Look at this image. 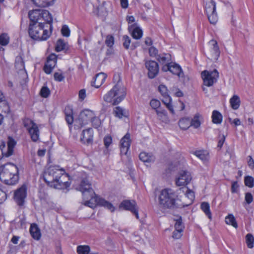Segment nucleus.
<instances>
[{
    "mask_svg": "<svg viewBox=\"0 0 254 254\" xmlns=\"http://www.w3.org/2000/svg\"><path fill=\"white\" fill-rule=\"evenodd\" d=\"M0 180L8 185L17 183L19 180L17 167L13 163L6 164L0 167Z\"/></svg>",
    "mask_w": 254,
    "mask_h": 254,
    "instance_id": "2",
    "label": "nucleus"
},
{
    "mask_svg": "<svg viewBox=\"0 0 254 254\" xmlns=\"http://www.w3.org/2000/svg\"><path fill=\"white\" fill-rule=\"evenodd\" d=\"M41 11L40 9H35L29 12L28 16L30 20V23L38 24L39 20L41 19Z\"/></svg>",
    "mask_w": 254,
    "mask_h": 254,
    "instance_id": "21",
    "label": "nucleus"
},
{
    "mask_svg": "<svg viewBox=\"0 0 254 254\" xmlns=\"http://www.w3.org/2000/svg\"><path fill=\"white\" fill-rule=\"evenodd\" d=\"M79 121L81 126L87 124L89 122H97L96 127H99L100 125L99 119L96 117L94 112L90 110H84L82 111L79 116Z\"/></svg>",
    "mask_w": 254,
    "mask_h": 254,
    "instance_id": "9",
    "label": "nucleus"
},
{
    "mask_svg": "<svg viewBox=\"0 0 254 254\" xmlns=\"http://www.w3.org/2000/svg\"><path fill=\"white\" fill-rule=\"evenodd\" d=\"M67 44L64 41L61 39H59L56 44L55 50L57 52H60L63 50H65V52L67 53V49H66Z\"/></svg>",
    "mask_w": 254,
    "mask_h": 254,
    "instance_id": "32",
    "label": "nucleus"
},
{
    "mask_svg": "<svg viewBox=\"0 0 254 254\" xmlns=\"http://www.w3.org/2000/svg\"><path fill=\"white\" fill-rule=\"evenodd\" d=\"M170 71L179 77L183 76L184 74L181 66L173 63H170Z\"/></svg>",
    "mask_w": 254,
    "mask_h": 254,
    "instance_id": "25",
    "label": "nucleus"
},
{
    "mask_svg": "<svg viewBox=\"0 0 254 254\" xmlns=\"http://www.w3.org/2000/svg\"><path fill=\"white\" fill-rule=\"evenodd\" d=\"M182 232L180 231L175 230L173 233V237L175 239H179L182 236Z\"/></svg>",
    "mask_w": 254,
    "mask_h": 254,
    "instance_id": "63",
    "label": "nucleus"
},
{
    "mask_svg": "<svg viewBox=\"0 0 254 254\" xmlns=\"http://www.w3.org/2000/svg\"><path fill=\"white\" fill-rule=\"evenodd\" d=\"M7 198V195L5 191L0 189V204L3 203Z\"/></svg>",
    "mask_w": 254,
    "mask_h": 254,
    "instance_id": "59",
    "label": "nucleus"
},
{
    "mask_svg": "<svg viewBox=\"0 0 254 254\" xmlns=\"http://www.w3.org/2000/svg\"><path fill=\"white\" fill-rule=\"evenodd\" d=\"M201 75L203 85L207 87L212 86L217 82L219 77V73L216 69L212 71L205 70L202 71Z\"/></svg>",
    "mask_w": 254,
    "mask_h": 254,
    "instance_id": "10",
    "label": "nucleus"
},
{
    "mask_svg": "<svg viewBox=\"0 0 254 254\" xmlns=\"http://www.w3.org/2000/svg\"><path fill=\"white\" fill-rule=\"evenodd\" d=\"M42 18L46 22L45 23V25H47V27H48V25H50V29L51 31L52 30V22L53 18L51 14L49 12V11L46 10H42L41 11V19Z\"/></svg>",
    "mask_w": 254,
    "mask_h": 254,
    "instance_id": "22",
    "label": "nucleus"
},
{
    "mask_svg": "<svg viewBox=\"0 0 254 254\" xmlns=\"http://www.w3.org/2000/svg\"><path fill=\"white\" fill-rule=\"evenodd\" d=\"M158 90L164 97L163 100H166V101H170L171 100V98L168 94L167 88L165 85H160L158 87Z\"/></svg>",
    "mask_w": 254,
    "mask_h": 254,
    "instance_id": "31",
    "label": "nucleus"
},
{
    "mask_svg": "<svg viewBox=\"0 0 254 254\" xmlns=\"http://www.w3.org/2000/svg\"><path fill=\"white\" fill-rule=\"evenodd\" d=\"M201 209L204 212L205 215L208 217L209 219H211L212 216L210 210L209 204L206 202H203L201 204Z\"/></svg>",
    "mask_w": 254,
    "mask_h": 254,
    "instance_id": "37",
    "label": "nucleus"
},
{
    "mask_svg": "<svg viewBox=\"0 0 254 254\" xmlns=\"http://www.w3.org/2000/svg\"><path fill=\"white\" fill-rule=\"evenodd\" d=\"M156 114L162 121L167 122L168 121L167 113L165 110H156Z\"/></svg>",
    "mask_w": 254,
    "mask_h": 254,
    "instance_id": "39",
    "label": "nucleus"
},
{
    "mask_svg": "<svg viewBox=\"0 0 254 254\" xmlns=\"http://www.w3.org/2000/svg\"><path fill=\"white\" fill-rule=\"evenodd\" d=\"M23 126L26 128L30 135L31 140L34 142L39 139L40 131L37 125L29 118H25L22 120Z\"/></svg>",
    "mask_w": 254,
    "mask_h": 254,
    "instance_id": "7",
    "label": "nucleus"
},
{
    "mask_svg": "<svg viewBox=\"0 0 254 254\" xmlns=\"http://www.w3.org/2000/svg\"><path fill=\"white\" fill-rule=\"evenodd\" d=\"M40 93L42 97L47 98L50 94V90L47 86H44L41 89Z\"/></svg>",
    "mask_w": 254,
    "mask_h": 254,
    "instance_id": "47",
    "label": "nucleus"
},
{
    "mask_svg": "<svg viewBox=\"0 0 254 254\" xmlns=\"http://www.w3.org/2000/svg\"><path fill=\"white\" fill-rule=\"evenodd\" d=\"M244 183L246 186L252 188L254 186V179L253 177L247 176L245 177Z\"/></svg>",
    "mask_w": 254,
    "mask_h": 254,
    "instance_id": "45",
    "label": "nucleus"
},
{
    "mask_svg": "<svg viewBox=\"0 0 254 254\" xmlns=\"http://www.w3.org/2000/svg\"><path fill=\"white\" fill-rule=\"evenodd\" d=\"M76 251L78 254H89L90 248L88 245H80L77 246Z\"/></svg>",
    "mask_w": 254,
    "mask_h": 254,
    "instance_id": "38",
    "label": "nucleus"
},
{
    "mask_svg": "<svg viewBox=\"0 0 254 254\" xmlns=\"http://www.w3.org/2000/svg\"><path fill=\"white\" fill-rule=\"evenodd\" d=\"M81 141L87 144L91 143L93 141V130L91 128L84 130L82 131Z\"/></svg>",
    "mask_w": 254,
    "mask_h": 254,
    "instance_id": "20",
    "label": "nucleus"
},
{
    "mask_svg": "<svg viewBox=\"0 0 254 254\" xmlns=\"http://www.w3.org/2000/svg\"><path fill=\"white\" fill-rule=\"evenodd\" d=\"M194 154L202 161L207 159V154L203 150H198L194 152Z\"/></svg>",
    "mask_w": 254,
    "mask_h": 254,
    "instance_id": "43",
    "label": "nucleus"
},
{
    "mask_svg": "<svg viewBox=\"0 0 254 254\" xmlns=\"http://www.w3.org/2000/svg\"><path fill=\"white\" fill-rule=\"evenodd\" d=\"M45 23H29L28 33L30 37L35 40H46L50 36L52 31L44 29Z\"/></svg>",
    "mask_w": 254,
    "mask_h": 254,
    "instance_id": "5",
    "label": "nucleus"
},
{
    "mask_svg": "<svg viewBox=\"0 0 254 254\" xmlns=\"http://www.w3.org/2000/svg\"><path fill=\"white\" fill-rule=\"evenodd\" d=\"M26 196V187L23 185L14 192V199L18 205H22Z\"/></svg>",
    "mask_w": 254,
    "mask_h": 254,
    "instance_id": "16",
    "label": "nucleus"
},
{
    "mask_svg": "<svg viewBox=\"0 0 254 254\" xmlns=\"http://www.w3.org/2000/svg\"><path fill=\"white\" fill-rule=\"evenodd\" d=\"M65 120L68 125H72L73 122L72 111L69 107L65 109Z\"/></svg>",
    "mask_w": 254,
    "mask_h": 254,
    "instance_id": "35",
    "label": "nucleus"
},
{
    "mask_svg": "<svg viewBox=\"0 0 254 254\" xmlns=\"http://www.w3.org/2000/svg\"><path fill=\"white\" fill-rule=\"evenodd\" d=\"M77 190L82 192L84 204L90 208H94L97 205L104 207L112 212L115 210V207L108 201L97 195L92 188L91 183L85 173L82 175L80 184L77 187Z\"/></svg>",
    "mask_w": 254,
    "mask_h": 254,
    "instance_id": "1",
    "label": "nucleus"
},
{
    "mask_svg": "<svg viewBox=\"0 0 254 254\" xmlns=\"http://www.w3.org/2000/svg\"><path fill=\"white\" fill-rule=\"evenodd\" d=\"M129 31L131 32L132 37L135 39H139L142 36L141 29L136 26V24H132L128 27Z\"/></svg>",
    "mask_w": 254,
    "mask_h": 254,
    "instance_id": "23",
    "label": "nucleus"
},
{
    "mask_svg": "<svg viewBox=\"0 0 254 254\" xmlns=\"http://www.w3.org/2000/svg\"><path fill=\"white\" fill-rule=\"evenodd\" d=\"M121 154L127 155L130 145V134L128 133L121 139Z\"/></svg>",
    "mask_w": 254,
    "mask_h": 254,
    "instance_id": "17",
    "label": "nucleus"
},
{
    "mask_svg": "<svg viewBox=\"0 0 254 254\" xmlns=\"http://www.w3.org/2000/svg\"><path fill=\"white\" fill-rule=\"evenodd\" d=\"M145 67L148 69V75L149 78H154L159 71V66L157 63L154 61H149L145 63Z\"/></svg>",
    "mask_w": 254,
    "mask_h": 254,
    "instance_id": "14",
    "label": "nucleus"
},
{
    "mask_svg": "<svg viewBox=\"0 0 254 254\" xmlns=\"http://www.w3.org/2000/svg\"><path fill=\"white\" fill-rule=\"evenodd\" d=\"M179 126L183 130H186L190 126V119L189 118H183L180 120Z\"/></svg>",
    "mask_w": 254,
    "mask_h": 254,
    "instance_id": "29",
    "label": "nucleus"
},
{
    "mask_svg": "<svg viewBox=\"0 0 254 254\" xmlns=\"http://www.w3.org/2000/svg\"><path fill=\"white\" fill-rule=\"evenodd\" d=\"M171 101H166V100H162V102L166 105V107L170 111L172 114H174L175 112L173 109V105H172Z\"/></svg>",
    "mask_w": 254,
    "mask_h": 254,
    "instance_id": "54",
    "label": "nucleus"
},
{
    "mask_svg": "<svg viewBox=\"0 0 254 254\" xmlns=\"http://www.w3.org/2000/svg\"><path fill=\"white\" fill-rule=\"evenodd\" d=\"M30 233L34 239L39 240L41 238V234L40 230L37 224L33 223L31 225Z\"/></svg>",
    "mask_w": 254,
    "mask_h": 254,
    "instance_id": "24",
    "label": "nucleus"
},
{
    "mask_svg": "<svg viewBox=\"0 0 254 254\" xmlns=\"http://www.w3.org/2000/svg\"><path fill=\"white\" fill-rule=\"evenodd\" d=\"M127 90L122 83L119 81L103 97L104 101L116 105L125 98Z\"/></svg>",
    "mask_w": 254,
    "mask_h": 254,
    "instance_id": "3",
    "label": "nucleus"
},
{
    "mask_svg": "<svg viewBox=\"0 0 254 254\" xmlns=\"http://www.w3.org/2000/svg\"><path fill=\"white\" fill-rule=\"evenodd\" d=\"M192 179L190 173L187 171L180 172L179 177L176 180V184L178 186H185L190 182Z\"/></svg>",
    "mask_w": 254,
    "mask_h": 254,
    "instance_id": "15",
    "label": "nucleus"
},
{
    "mask_svg": "<svg viewBox=\"0 0 254 254\" xmlns=\"http://www.w3.org/2000/svg\"><path fill=\"white\" fill-rule=\"evenodd\" d=\"M186 195L187 197H188L190 200L191 202H192L193 200L194 199V192L190 189H187Z\"/></svg>",
    "mask_w": 254,
    "mask_h": 254,
    "instance_id": "58",
    "label": "nucleus"
},
{
    "mask_svg": "<svg viewBox=\"0 0 254 254\" xmlns=\"http://www.w3.org/2000/svg\"><path fill=\"white\" fill-rule=\"evenodd\" d=\"M209 44L211 46L210 52L212 58L215 60H218L220 56V51L217 42L214 40H211L209 41Z\"/></svg>",
    "mask_w": 254,
    "mask_h": 254,
    "instance_id": "19",
    "label": "nucleus"
},
{
    "mask_svg": "<svg viewBox=\"0 0 254 254\" xmlns=\"http://www.w3.org/2000/svg\"><path fill=\"white\" fill-rule=\"evenodd\" d=\"M15 67L19 71L25 70L24 62L21 57H17L15 59Z\"/></svg>",
    "mask_w": 254,
    "mask_h": 254,
    "instance_id": "34",
    "label": "nucleus"
},
{
    "mask_svg": "<svg viewBox=\"0 0 254 254\" xmlns=\"http://www.w3.org/2000/svg\"><path fill=\"white\" fill-rule=\"evenodd\" d=\"M56 63L55 61H47L43 68L45 72L47 74H50L55 66Z\"/></svg>",
    "mask_w": 254,
    "mask_h": 254,
    "instance_id": "33",
    "label": "nucleus"
},
{
    "mask_svg": "<svg viewBox=\"0 0 254 254\" xmlns=\"http://www.w3.org/2000/svg\"><path fill=\"white\" fill-rule=\"evenodd\" d=\"M59 167V166H51L44 173V180L48 186L51 187L56 182L59 176L61 175L63 169H60Z\"/></svg>",
    "mask_w": 254,
    "mask_h": 254,
    "instance_id": "6",
    "label": "nucleus"
},
{
    "mask_svg": "<svg viewBox=\"0 0 254 254\" xmlns=\"http://www.w3.org/2000/svg\"><path fill=\"white\" fill-rule=\"evenodd\" d=\"M177 195L171 189L162 190L158 197L159 204L164 208H174L178 207L176 202Z\"/></svg>",
    "mask_w": 254,
    "mask_h": 254,
    "instance_id": "4",
    "label": "nucleus"
},
{
    "mask_svg": "<svg viewBox=\"0 0 254 254\" xmlns=\"http://www.w3.org/2000/svg\"><path fill=\"white\" fill-rule=\"evenodd\" d=\"M225 222L227 224L231 225L235 228L238 227V224L236 219L232 214H229L226 217Z\"/></svg>",
    "mask_w": 254,
    "mask_h": 254,
    "instance_id": "40",
    "label": "nucleus"
},
{
    "mask_svg": "<svg viewBox=\"0 0 254 254\" xmlns=\"http://www.w3.org/2000/svg\"><path fill=\"white\" fill-rule=\"evenodd\" d=\"M9 38L6 33H2L0 35V44L2 46H6L9 43Z\"/></svg>",
    "mask_w": 254,
    "mask_h": 254,
    "instance_id": "44",
    "label": "nucleus"
},
{
    "mask_svg": "<svg viewBox=\"0 0 254 254\" xmlns=\"http://www.w3.org/2000/svg\"><path fill=\"white\" fill-rule=\"evenodd\" d=\"M54 79L57 81H62L64 79V76L62 73L55 72L54 74Z\"/></svg>",
    "mask_w": 254,
    "mask_h": 254,
    "instance_id": "56",
    "label": "nucleus"
},
{
    "mask_svg": "<svg viewBox=\"0 0 254 254\" xmlns=\"http://www.w3.org/2000/svg\"><path fill=\"white\" fill-rule=\"evenodd\" d=\"M79 98L81 101H83L86 97V91L84 89H81L79 92Z\"/></svg>",
    "mask_w": 254,
    "mask_h": 254,
    "instance_id": "61",
    "label": "nucleus"
},
{
    "mask_svg": "<svg viewBox=\"0 0 254 254\" xmlns=\"http://www.w3.org/2000/svg\"><path fill=\"white\" fill-rule=\"evenodd\" d=\"M112 143V138L111 136H106L104 138V144L106 148H108Z\"/></svg>",
    "mask_w": 254,
    "mask_h": 254,
    "instance_id": "53",
    "label": "nucleus"
},
{
    "mask_svg": "<svg viewBox=\"0 0 254 254\" xmlns=\"http://www.w3.org/2000/svg\"><path fill=\"white\" fill-rule=\"evenodd\" d=\"M70 30L67 25H64L62 26L61 32L63 36L66 37H69L70 35Z\"/></svg>",
    "mask_w": 254,
    "mask_h": 254,
    "instance_id": "50",
    "label": "nucleus"
},
{
    "mask_svg": "<svg viewBox=\"0 0 254 254\" xmlns=\"http://www.w3.org/2000/svg\"><path fill=\"white\" fill-rule=\"evenodd\" d=\"M158 50L154 47H151L149 49V54L151 57H157Z\"/></svg>",
    "mask_w": 254,
    "mask_h": 254,
    "instance_id": "57",
    "label": "nucleus"
},
{
    "mask_svg": "<svg viewBox=\"0 0 254 254\" xmlns=\"http://www.w3.org/2000/svg\"><path fill=\"white\" fill-rule=\"evenodd\" d=\"M225 140V136L224 135H223L219 139L217 147L221 148Z\"/></svg>",
    "mask_w": 254,
    "mask_h": 254,
    "instance_id": "64",
    "label": "nucleus"
},
{
    "mask_svg": "<svg viewBox=\"0 0 254 254\" xmlns=\"http://www.w3.org/2000/svg\"><path fill=\"white\" fill-rule=\"evenodd\" d=\"M222 115L219 111L216 110L213 111L212 114V121L214 124H221L222 121Z\"/></svg>",
    "mask_w": 254,
    "mask_h": 254,
    "instance_id": "30",
    "label": "nucleus"
},
{
    "mask_svg": "<svg viewBox=\"0 0 254 254\" xmlns=\"http://www.w3.org/2000/svg\"><path fill=\"white\" fill-rule=\"evenodd\" d=\"M205 12L210 23L215 24L218 21L216 3L213 0H204Z\"/></svg>",
    "mask_w": 254,
    "mask_h": 254,
    "instance_id": "8",
    "label": "nucleus"
},
{
    "mask_svg": "<svg viewBox=\"0 0 254 254\" xmlns=\"http://www.w3.org/2000/svg\"><path fill=\"white\" fill-rule=\"evenodd\" d=\"M157 61L162 64H165L171 61V55L169 54H162L157 55Z\"/></svg>",
    "mask_w": 254,
    "mask_h": 254,
    "instance_id": "36",
    "label": "nucleus"
},
{
    "mask_svg": "<svg viewBox=\"0 0 254 254\" xmlns=\"http://www.w3.org/2000/svg\"><path fill=\"white\" fill-rule=\"evenodd\" d=\"M176 222L175 224V228L177 231H180L183 232L184 226L182 223V219L181 216H179V218L176 220Z\"/></svg>",
    "mask_w": 254,
    "mask_h": 254,
    "instance_id": "42",
    "label": "nucleus"
},
{
    "mask_svg": "<svg viewBox=\"0 0 254 254\" xmlns=\"http://www.w3.org/2000/svg\"><path fill=\"white\" fill-rule=\"evenodd\" d=\"M123 40L124 41L123 46L126 49H128L130 44V39L127 35H124L123 37Z\"/></svg>",
    "mask_w": 254,
    "mask_h": 254,
    "instance_id": "52",
    "label": "nucleus"
},
{
    "mask_svg": "<svg viewBox=\"0 0 254 254\" xmlns=\"http://www.w3.org/2000/svg\"><path fill=\"white\" fill-rule=\"evenodd\" d=\"M239 185L237 181L233 182L231 186V192L236 193L238 190Z\"/></svg>",
    "mask_w": 254,
    "mask_h": 254,
    "instance_id": "60",
    "label": "nucleus"
},
{
    "mask_svg": "<svg viewBox=\"0 0 254 254\" xmlns=\"http://www.w3.org/2000/svg\"><path fill=\"white\" fill-rule=\"evenodd\" d=\"M139 157L140 160L145 163L153 162L155 160V157L153 155L145 152H141Z\"/></svg>",
    "mask_w": 254,
    "mask_h": 254,
    "instance_id": "27",
    "label": "nucleus"
},
{
    "mask_svg": "<svg viewBox=\"0 0 254 254\" xmlns=\"http://www.w3.org/2000/svg\"><path fill=\"white\" fill-rule=\"evenodd\" d=\"M113 113L116 117L119 119H122L124 117H127L128 116V112L120 106L116 107L114 109Z\"/></svg>",
    "mask_w": 254,
    "mask_h": 254,
    "instance_id": "26",
    "label": "nucleus"
},
{
    "mask_svg": "<svg viewBox=\"0 0 254 254\" xmlns=\"http://www.w3.org/2000/svg\"><path fill=\"white\" fill-rule=\"evenodd\" d=\"M245 200L247 203L250 204L253 201V196L251 192H246L245 193Z\"/></svg>",
    "mask_w": 254,
    "mask_h": 254,
    "instance_id": "55",
    "label": "nucleus"
},
{
    "mask_svg": "<svg viewBox=\"0 0 254 254\" xmlns=\"http://www.w3.org/2000/svg\"><path fill=\"white\" fill-rule=\"evenodd\" d=\"M69 177L67 174L64 172V170H62L61 175L58 177L56 181L52 187L57 189H64L69 187L70 183L68 182Z\"/></svg>",
    "mask_w": 254,
    "mask_h": 254,
    "instance_id": "11",
    "label": "nucleus"
},
{
    "mask_svg": "<svg viewBox=\"0 0 254 254\" xmlns=\"http://www.w3.org/2000/svg\"><path fill=\"white\" fill-rule=\"evenodd\" d=\"M160 101L157 99H152L150 102V106L152 109L155 110L156 112V110H158V108L160 106Z\"/></svg>",
    "mask_w": 254,
    "mask_h": 254,
    "instance_id": "49",
    "label": "nucleus"
},
{
    "mask_svg": "<svg viewBox=\"0 0 254 254\" xmlns=\"http://www.w3.org/2000/svg\"><path fill=\"white\" fill-rule=\"evenodd\" d=\"M246 242L249 248L252 249L254 247V237L251 234H248L246 236Z\"/></svg>",
    "mask_w": 254,
    "mask_h": 254,
    "instance_id": "41",
    "label": "nucleus"
},
{
    "mask_svg": "<svg viewBox=\"0 0 254 254\" xmlns=\"http://www.w3.org/2000/svg\"><path fill=\"white\" fill-rule=\"evenodd\" d=\"M120 207L123 208L126 210L130 211L135 215L137 219L139 218L138 208L136 201L134 200H124L120 204Z\"/></svg>",
    "mask_w": 254,
    "mask_h": 254,
    "instance_id": "12",
    "label": "nucleus"
},
{
    "mask_svg": "<svg viewBox=\"0 0 254 254\" xmlns=\"http://www.w3.org/2000/svg\"><path fill=\"white\" fill-rule=\"evenodd\" d=\"M16 144L15 140L11 138H8L7 142V147L6 150H5V144L3 141H0V150L3 157H7L11 155L13 152V148Z\"/></svg>",
    "mask_w": 254,
    "mask_h": 254,
    "instance_id": "13",
    "label": "nucleus"
},
{
    "mask_svg": "<svg viewBox=\"0 0 254 254\" xmlns=\"http://www.w3.org/2000/svg\"><path fill=\"white\" fill-rule=\"evenodd\" d=\"M200 125V122L199 120L198 115H195L193 118L190 120V126H193L194 128H198Z\"/></svg>",
    "mask_w": 254,
    "mask_h": 254,
    "instance_id": "46",
    "label": "nucleus"
},
{
    "mask_svg": "<svg viewBox=\"0 0 254 254\" xmlns=\"http://www.w3.org/2000/svg\"><path fill=\"white\" fill-rule=\"evenodd\" d=\"M240 98L238 95H235L230 99V104L234 110H237L240 107Z\"/></svg>",
    "mask_w": 254,
    "mask_h": 254,
    "instance_id": "28",
    "label": "nucleus"
},
{
    "mask_svg": "<svg viewBox=\"0 0 254 254\" xmlns=\"http://www.w3.org/2000/svg\"><path fill=\"white\" fill-rule=\"evenodd\" d=\"M105 44L108 47H111L114 44V38L112 35H108L106 37Z\"/></svg>",
    "mask_w": 254,
    "mask_h": 254,
    "instance_id": "51",
    "label": "nucleus"
},
{
    "mask_svg": "<svg viewBox=\"0 0 254 254\" xmlns=\"http://www.w3.org/2000/svg\"><path fill=\"white\" fill-rule=\"evenodd\" d=\"M249 160L248 161V165L252 169H254V160L251 156H249Z\"/></svg>",
    "mask_w": 254,
    "mask_h": 254,
    "instance_id": "62",
    "label": "nucleus"
},
{
    "mask_svg": "<svg viewBox=\"0 0 254 254\" xmlns=\"http://www.w3.org/2000/svg\"><path fill=\"white\" fill-rule=\"evenodd\" d=\"M36 5L39 7H45L49 3L50 0H31Z\"/></svg>",
    "mask_w": 254,
    "mask_h": 254,
    "instance_id": "48",
    "label": "nucleus"
},
{
    "mask_svg": "<svg viewBox=\"0 0 254 254\" xmlns=\"http://www.w3.org/2000/svg\"><path fill=\"white\" fill-rule=\"evenodd\" d=\"M107 78V75L103 73L100 72L97 74L93 78V81L91 82V85L96 88H99L105 82Z\"/></svg>",
    "mask_w": 254,
    "mask_h": 254,
    "instance_id": "18",
    "label": "nucleus"
}]
</instances>
